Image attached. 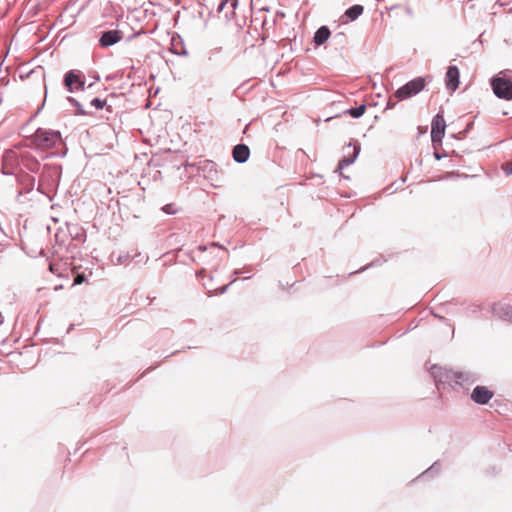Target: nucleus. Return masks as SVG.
Wrapping results in <instances>:
<instances>
[{"label":"nucleus","instance_id":"obj_48","mask_svg":"<svg viewBox=\"0 0 512 512\" xmlns=\"http://www.w3.org/2000/svg\"><path fill=\"white\" fill-rule=\"evenodd\" d=\"M2 173H3V175H13L14 174L13 172L5 171V170H3Z\"/></svg>","mask_w":512,"mask_h":512},{"label":"nucleus","instance_id":"obj_20","mask_svg":"<svg viewBox=\"0 0 512 512\" xmlns=\"http://www.w3.org/2000/svg\"><path fill=\"white\" fill-rule=\"evenodd\" d=\"M441 471V463L439 460L433 462V464L423 471L420 475H418L412 482H416L418 480L430 479L439 475Z\"/></svg>","mask_w":512,"mask_h":512},{"label":"nucleus","instance_id":"obj_51","mask_svg":"<svg viewBox=\"0 0 512 512\" xmlns=\"http://www.w3.org/2000/svg\"><path fill=\"white\" fill-rule=\"evenodd\" d=\"M406 180H407V176H404V177H401V178H400L401 183H405V182H406Z\"/></svg>","mask_w":512,"mask_h":512},{"label":"nucleus","instance_id":"obj_55","mask_svg":"<svg viewBox=\"0 0 512 512\" xmlns=\"http://www.w3.org/2000/svg\"><path fill=\"white\" fill-rule=\"evenodd\" d=\"M66 152H67V150H65V151H64V152H62V153H59L58 155H59L60 157H64V156L66 155Z\"/></svg>","mask_w":512,"mask_h":512},{"label":"nucleus","instance_id":"obj_14","mask_svg":"<svg viewBox=\"0 0 512 512\" xmlns=\"http://www.w3.org/2000/svg\"><path fill=\"white\" fill-rule=\"evenodd\" d=\"M238 3V0H220L216 8V13H223L224 19L229 21L234 16Z\"/></svg>","mask_w":512,"mask_h":512},{"label":"nucleus","instance_id":"obj_30","mask_svg":"<svg viewBox=\"0 0 512 512\" xmlns=\"http://www.w3.org/2000/svg\"><path fill=\"white\" fill-rule=\"evenodd\" d=\"M107 101L98 97L91 100L90 104L97 110H101L106 106Z\"/></svg>","mask_w":512,"mask_h":512},{"label":"nucleus","instance_id":"obj_10","mask_svg":"<svg viewBox=\"0 0 512 512\" xmlns=\"http://www.w3.org/2000/svg\"><path fill=\"white\" fill-rule=\"evenodd\" d=\"M494 397V391L484 385H477L470 394L471 400L478 405H486Z\"/></svg>","mask_w":512,"mask_h":512},{"label":"nucleus","instance_id":"obj_52","mask_svg":"<svg viewBox=\"0 0 512 512\" xmlns=\"http://www.w3.org/2000/svg\"><path fill=\"white\" fill-rule=\"evenodd\" d=\"M4 322V317L2 315V313L0 312V325Z\"/></svg>","mask_w":512,"mask_h":512},{"label":"nucleus","instance_id":"obj_28","mask_svg":"<svg viewBox=\"0 0 512 512\" xmlns=\"http://www.w3.org/2000/svg\"><path fill=\"white\" fill-rule=\"evenodd\" d=\"M456 177L457 178H459V177L468 178L469 175L468 174H460L458 172L451 171V172H446L443 176H441L440 180H451Z\"/></svg>","mask_w":512,"mask_h":512},{"label":"nucleus","instance_id":"obj_50","mask_svg":"<svg viewBox=\"0 0 512 512\" xmlns=\"http://www.w3.org/2000/svg\"><path fill=\"white\" fill-rule=\"evenodd\" d=\"M346 156L347 157H354V148H352V152L348 153Z\"/></svg>","mask_w":512,"mask_h":512},{"label":"nucleus","instance_id":"obj_43","mask_svg":"<svg viewBox=\"0 0 512 512\" xmlns=\"http://www.w3.org/2000/svg\"><path fill=\"white\" fill-rule=\"evenodd\" d=\"M173 53L176 55H187V51L184 48H183V53L178 52V51H173Z\"/></svg>","mask_w":512,"mask_h":512},{"label":"nucleus","instance_id":"obj_4","mask_svg":"<svg viewBox=\"0 0 512 512\" xmlns=\"http://www.w3.org/2000/svg\"><path fill=\"white\" fill-rule=\"evenodd\" d=\"M430 374L434 379L438 390L446 388H454L456 380V371L447 369L438 365H433Z\"/></svg>","mask_w":512,"mask_h":512},{"label":"nucleus","instance_id":"obj_24","mask_svg":"<svg viewBox=\"0 0 512 512\" xmlns=\"http://www.w3.org/2000/svg\"><path fill=\"white\" fill-rule=\"evenodd\" d=\"M69 232L72 238L79 242H84L86 240V231L83 228L78 227L77 225L73 226L72 228H69Z\"/></svg>","mask_w":512,"mask_h":512},{"label":"nucleus","instance_id":"obj_38","mask_svg":"<svg viewBox=\"0 0 512 512\" xmlns=\"http://www.w3.org/2000/svg\"><path fill=\"white\" fill-rule=\"evenodd\" d=\"M241 270H242V273H251L252 267L251 266H245Z\"/></svg>","mask_w":512,"mask_h":512},{"label":"nucleus","instance_id":"obj_61","mask_svg":"<svg viewBox=\"0 0 512 512\" xmlns=\"http://www.w3.org/2000/svg\"><path fill=\"white\" fill-rule=\"evenodd\" d=\"M251 277H252V275L250 274V275H248V276L244 277V278H243V280H248V279H250Z\"/></svg>","mask_w":512,"mask_h":512},{"label":"nucleus","instance_id":"obj_41","mask_svg":"<svg viewBox=\"0 0 512 512\" xmlns=\"http://www.w3.org/2000/svg\"><path fill=\"white\" fill-rule=\"evenodd\" d=\"M139 35H140V32L134 33V34H132L131 36H129V37L127 38V41H131L132 39H134L135 37H137V36H139Z\"/></svg>","mask_w":512,"mask_h":512},{"label":"nucleus","instance_id":"obj_37","mask_svg":"<svg viewBox=\"0 0 512 512\" xmlns=\"http://www.w3.org/2000/svg\"><path fill=\"white\" fill-rule=\"evenodd\" d=\"M397 102L393 101L392 99H389L386 103L385 110L392 109L396 106Z\"/></svg>","mask_w":512,"mask_h":512},{"label":"nucleus","instance_id":"obj_53","mask_svg":"<svg viewBox=\"0 0 512 512\" xmlns=\"http://www.w3.org/2000/svg\"><path fill=\"white\" fill-rule=\"evenodd\" d=\"M212 246H217V247H220V248L224 249V247L221 246L219 243H212Z\"/></svg>","mask_w":512,"mask_h":512},{"label":"nucleus","instance_id":"obj_62","mask_svg":"<svg viewBox=\"0 0 512 512\" xmlns=\"http://www.w3.org/2000/svg\"><path fill=\"white\" fill-rule=\"evenodd\" d=\"M199 250L204 251V250H206V247L205 246H199Z\"/></svg>","mask_w":512,"mask_h":512},{"label":"nucleus","instance_id":"obj_8","mask_svg":"<svg viewBox=\"0 0 512 512\" xmlns=\"http://www.w3.org/2000/svg\"><path fill=\"white\" fill-rule=\"evenodd\" d=\"M446 122L442 112L437 113L431 121V142L434 149L442 146L445 136Z\"/></svg>","mask_w":512,"mask_h":512},{"label":"nucleus","instance_id":"obj_26","mask_svg":"<svg viewBox=\"0 0 512 512\" xmlns=\"http://www.w3.org/2000/svg\"><path fill=\"white\" fill-rule=\"evenodd\" d=\"M347 42V36L343 32H337L332 36V43L336 48H344Z\"/></svg>","mask_w":512,"mask_h":512},{"label":"nucleus","instance_id":"obj_21","mask_svg":"<svg viewBox=\"0 0 512 512\" xmlns=\"http://www.w3.org/2000/svg\"><path fill=\"white\" fill-rule=\"evenodd\" d=\"M364 11V7L360 4H355L350 6L344 13V15L349 19L350 21H355L358 19Z\"/></svg>","mask_w":512,"mask_h":512},{"label":"nucleus","instance_id":"obj_25","mask_svg":"<svg viewBox=\"0 0 512 512\" xmlns=\"http://www.w3.org/2000/svg\"><path fill=\"white\" fill-rule=\"evenodd\" d=\"M386 261H387L386 258H384L383 256H380V257L374 259L373 261H371L369 264L365 265L364 267H361L360 269H358L356 271L350 272L349 275L358 274V273H361L371 267L380 266Z\"/></svg>","mask_w":512,"mask_h":512},{"label":"nucleus","instance_id":"obj_12","mask_svg":"<svg viewBox=\"0 0 512 512\" xmlns=\"http://www.w3.org/2000/svg\"><path fill=\"white\" fill-rule=\"evenodd\" d=\"M17 183L22 187V189L18 192V197L23 195L24 193H30L35 185V177L26 173L23 169L20 172L16 173Z\"/></svg>","mask_w":512,"mask_h":512},{"label":"nucleus","instance_id":"obj_9","mask_svg":"<svg viewBox=\"0 0 512 512\" xmlns=\"http://www.w3.org/2000/svg\"><path fill=\"white\" fill-rule=\"evenodd\" d=\"M123 38V32L118 29H108L99 32L98 43L102 48H109Z\"/></svg>","mask_w":512,"mask_h":512},{"label":"nucleus","instance_id":"obj_13","mask_svg":"<svg viewBox=\"0 0 512 512\" xmlns=\"http://www.w3.org/2000/svg\"><path fill=\"white\" fill-rule=\"evenodd\" d=\"M460 84V70L456 65H449L445 74V86L450 91L458 89Z\"/></svg>","mask_w":512,"mask_h":512},{"label":"nucleus","instance_id":"obj_33","mask_svg":"<svg viewBox=\"0 0 512 512\" xmlns=\"http://www.w3.org/2000/svg\"><path fill=\"white\" fill-rule=\"evenodd\" d=\"M433 156H434V158H435L437 161H440L441 159L448 157V156H449V153H448V152H446V151L439 152V151H438V148H437V149H434Z\"/></svg>","mask_w":512,"mask_h":512},{"label":"nucleus","instance_id":"obj_3","mask_svg":"<svg viewBox=\"0 0 512 512\" xmlns=\"http://www.w3.org/2000/svg\"><path fill=\"white\" fill-rule=\"evenodd\" d=\"M31 139L36 146L44 149L53 148L62 142L60 131L45 128L36 129Z\"/></svg>","mask_w":512,"mask_h":512},{"label":"nucleus","instance_id":"obj_64","mask_svg":"<svg viewBox=\"0 0 512 512\" xmlns=\"http://www.w3.org/2000/svg\"><path fill=\"white\" fill-rule=\"evenodd\" d=\"M93 86V83H90L87 88H91Z\"/></svg>","mask_w":512,"mask_h":512},{"label":"nucleus","instance_id":"obj_11","mask_svg":"<svg viewBox=\"0 0 512 512\" xmlns=\"http://www.w3.org/2000/svg\"><path fill=\"white\" fill-rule=\"evenodd\" d=\"M354 148V157H347L344 155L338 162L337 168L335 172L342 171L345 167L352 165L358 158L361 152V144L359 141L355 139H351V141L344 147V149Z\"/></svg>","mask_w":512,"mask_h":512},{"label":"nucleus","instance_id":"obj_47","mask_svg":"<svg viewBox=\"0 0 512 512\" xmlns=\"http://www.w3.org/2000/svg\"><path fill=\"white\" fill-rule=\"evenodd\" d=\"M449 163H450V164L448 165V167L454 168V167H456V166H457V164H456V163H454V162H453V160H450V162H449Z\"/></svg>","mask_w":512,"mask_h":512},{"label":"nucleus","instance_id":"obj_34","mask_svg":"<svg viewBox=\"0 0 512 512\" xmlns=\"http://www.w3.org/2000/svg\"><path fill=\"white\" fill-rule=\"evenodd\" d=\"M236 282V279H233L229 284L221 286L216 289L215 295H222L227 292L230 285Z\"/></svg>","mask_w":512,"mask_h":512},{"label":"nucleus","instance_id":"obj_44","mask_svg":"<svg viewBox=\"0 0 512 512\" xmlns=\"http://www.w3.org/2000/svg\"><path fill=\"white\" fill-rule=\"evenodd\" d=\"M406 13H407V15H409V16H413V11H412V9H411L410 7H407V8H406Z\"/></svg>","mask_w":512,"mask_h":512},{"label":"nucleus","instance_id":"obj_54","mask_svg":"<svg viewBox=\"0 0 512 512\" xmlns=\"http://www.w3.org/2000/svg\"><path fill=\"white\" fill-rule=\"evenodd\" d=\"M44 106V103L41 105V107L36 111V113L34 114V116H36L37 114H39V111L43 108Z\"/></svg>","mask_w":512,"mask_h":512},{"label":"nucleus","instance_id":"obj_56","mask_svg":"<svg viewBox=\"0 0 512 512\" xmlns=\"http://www.w3.org/2000/svg\"><path fill=\"white\" fill-rule=\"evenodd\" d=\"M93 79H95L96 81H99L100 80V76L97 74L96 76H93Z\"/></svg>","mask_w":512,"mask_h":512},{"label":"nucleus","instance_id":"obj_27","mask_svg":"<svg viewBox=\"0 0 512 512\" xmlns=\"http://www.w3.org/2000/svg\"><path fill=\"white\" fill-rule=\"evenodd\" d=\"M452 305H457V303H454L453 301H446L438 305L436 309L445 314H454Z\"/></svg>","mask_w":512,"mask_h":512},{"label":"nucleus","instance_id":"obj_49","mask_svg":"<svg viewBox=\"0 0 512 512\" xmlns=\"http://www.w3.org/2000/svg\"><path fill=\"white\" fill-rule=\"evenodd\" d=\"M178 353H179V351H178V350H176V351L172 352L170 355H167L165 358H168V357H170V356L176 355V354H178Z\"/></svg>","mask_w":512,"mask_h":512},{"label":"nucleus","instance_id":"obj_15","mask_svg":"<svg viewBox=\"0 0 512 512\" xmlns=\"http://www.w3.org/2000/svg\"><path fill=\"white\" fill-rule=\"evenodd\" d=\"M250 148L244 143L236 144L232 149V158L236 163L244 164L249 160Z\"/></svg>","mask_w":512,"mask_h":512},{"label":"nucleus","instance_id":"obj_1","mask_svg":"<svg viewBox=\"0 0 512 512\" xmlns=\"http://www.w3.org/2000/svg\"><path fill=\"white\" fill-rule=\"evenodd\" d=\"M61 175L62 166L60 164L43 165L39 176L37 191L51 200L50 193H54L58 189Z\"/></svg>","mask_w":512,"mask_h":512},{"label":"nucleus","instance_id":"obj_45","mask_svg":"<svg viewBox=\"0 0 512 512\" xmlns=\"http://www.w3.org/2000/svg\"><path fill=\"white\" fill-rule=\"evenodd\" d=\"M337 173L339 174L340 177L345 178V179H349V176H346V174H344L342 171L337 172Z\"/></svg>","mask_w":512,"mask_h":512},{"label":"nucleus","instance_id":"obj_40","mask_svg":"<svg viewBox=\"0 0 512 512\" xmlns=\"http://www.w3.org/2000/svg\"><path fill=\"white\" fill-rule=\"evenodd\" d=\"M204 273H205V270H204V269H202V270H200V271H197V272H196V276H197L198 278H200V277H204Z\"/></svg>","mask_w":512,"mask_h":512},{"label":"nucleus","instance_id":"obj_17","mask_svg":"<svg viewBox=\"0 0 512 512\" xmlns=\"http://www.w3.org/2000/svg\"><path fill=\"white\" fill-rule=\"evenodd\" d=\"M495 316L501 320L512 322V305L509 303H496L492 307Z\"/></svg>","mask_w":512,"mask_h":512},{"label":"nucleus","instance_id":"obj_2","mask_svg":"<svg viewBox=\"0 0 512 512\" xmlns=\"http://www.w3.org/2000/svg\"><path fill=\"white\" fill-rule=\"evenodd\" d=\"M184 167V168H196L198 174H202L204 178L212 182V185L214 187L220 186V183L223 178V173L221 170L218 169V165L212 161V160H202L199 162H184L181 163L178 168Z\"/></svg>","mask_w":512,"mask_h":512},{"label":"nucleus","instance_id":"obj_19","mask_svg":"<svg viewBox=\"0 0 512 512\" xmlns=\"http://www.w3.org/2000/svg\"><path fill=\"white\" fill-rule=\"evenodd\" d=\"M330 37V28L327 25H322L315 31L313 36V42L315 46L319 47L325 44Z\"/></svg>","mask_w":512,"mask_h":512},{"label":"nucleus","instance_id":"obj_59","mask_svg":"<svg viewBox=\"0 0 512 512\" xmlns=\"http://www.w3.org/2000/svg\"><path fill=\"white\" fill-rule=\"evenodd\" d=\"M277 14H278L279 16H281V17H284V16H285V14H284L283 12H279V11H278V12H277Z\"/></svg>","mask_w":512,"mask_h":512},{"label":"nucleus","instance_id":"obj_16","mask_svg":"<svg viewBox=\"0 0 512 512\" xmlns=\"http://www.w3.org/2000/svg\"><path fill=\"white\" fill-rule=\"evenodd\" d=\"M479 380V376L471 371H456L455 385L460 387L473 385Z\"/></svg>","mask_w":512,"mask_h":512},{"label":"nucleus","instance_id":"obj_23","mask_svg":"<svg viewBox=\"0 0 512 512\" xmlns=\"http://www.w3.org/2000/svg\"><path fill=\"white\" fill-rule=\"evenodd\" d=\"M366 109H367L366 104H360L356 107L348 108L347 110L344 111V114H347L354 119H359L360 117H362L364 115Z\"/></svg>","mask_w":512,"mask_h":512},{"label":"nucleus","instance_id":"obj_42","mask_svg":"<svg viewBox=\"0 0 512 512\" xmlns=\"http://www.w3.org/2000/svg\"><path fill=\"white\" fill-rule=\"evenodd\" d=\"M473 127V122H469L467 125H466V128L464 130H467V133L469 132V130Z\"/></svg>","mask_w":512,"mask_h":512},{"label":"nucleus","instance_id":"obj_32","mask_svg":"<svg viewBox=\"0 0 512 512\" xmlns=\"http://www.w3.org/2000/svg\"><path fill=\"white\" fill-rule=\"evenodd\" d=\"M130 259V255L128 253H121L116 257L117 264H126Z\"/></svg>","mask_w":512,"mask_h":512},{"label":"nucleus","instance_id":"obj_29","mask_svg":"<svg viewBox=\"0 0 512 512\" xmlns=\"http://www.w3.org/2000/svg\"><path fill=\"white\" fill-rule=\"evenodd\" d=\"M430 312H431V315H432L434 318L438 319V320H439L440 322H442L443 324H445V325H447V326H449V327H452V328H453V326H452V324L449 322V320H448L446 317H444L443 315H441L440 313L436 312V310H435L434 308H431Z\"/></svg>","mask_w":512,"mask_h":512},{"label":"nucleus","instance_id":"obj_22","mask_svg":"<svg viewBox=\"0 0 512 512\" xmlns=\"http://www.w3.org/2000/svg\"><path fill=\"white\" fill-rule=\"evenodd\" d=\"M66 100L68 101V103L75 107V112L74 114L76 116H87V115H91L92 113L86 111L83 107H82V104L74 97L72 96H68L66 98Z\"/></svg>","mask_w":512,"mask_h":512},{"label":"nucleus","instance_id":"obj_46","mask_svg":"<svg viewBox=\"0 0 512 512\" xmlns=\"http://www.w3.org/2000/svg\"><path fill=\"white\" fill-rule=\"evenodd\" d=\"M240 274H242V270L241 269H235L233 271V275H240Z\"/></svg>","mask_w":512,"mask_h":512},{"label":"nucleus","instance_id":"obj_57","mask_svg":"<svg viewBox=\"0 0 512 512\" xmlns=\"http://www.w3.org/2000/svg\"><path fill=\"white\" fill-rule=\"evenodd\" d=\"M93 79H95L96 81H99L100 80V76L97 74L96 76H93Z\"/></svg>","mask_w":512,"mask_h":512},{"label":"nucleus","instance_id":"obj_63","mask_svg":"<svg viewBox=\"0 0 512 512\" xmlns=\"http://www.w3.org/2000/svg\"><path fill=\"white\" fill-rule=\"evenodd\" d=\"M452 155H454V156H459V155H458V153H456V151H453V152H452Z\"/></svg>","mask_w":512,"mask_h":512},{"label":"nucleus","instance_id":"obj_5","mask_svg":"<svg viewBox=\"0 0 512 512\" xmlns=\"http://www.w3.org/2000/svg\"><path fill=\"white\" fill-rule=\"evenodd\" d=\"M490 86L497 98L512 101V78H506L499 74L493 75L490 79Z\"/></svg>","mask_w":512,"mask_h":512},{"label":"nucleus","instance_id":"obj_6","mask_svg":"<svg viewBox=\"0 0 512 512\" xmlns=\"http://www.w3.org/2000/svg\"><path fill=\"white\" fill-rule=\"evenodd\" d=\"M425 86V79L423 77H416L399 87L395 92V97L399 100L409 99L419 94Z\"/></svg>","mask_w":512,"mask_h":512},{"label":"nucleus","instance_id":"obj_58","mask_svg":"<svg viewBox=\"0 0 512 512\" xmlns=\"http://www.w3.org/2000/svg\"><path fill=\"white\" fill-rule=\"evenodd\" d=\"M73 327H74V325H73V324H71V325L68 327L67 332H70V331L73 329Z\"/></svg>","mask_w":512,"mask_h":512},{"label":"nucleus","instance_id":"obj_36","mask_svg":"<svg viewBox=\"0 0 512 512\" xmlns=\"http://www.w3.org/2000/svg\"><path fill=\"white\" fill-rule=\"evenodd\" d=\"M452 136H453L454 138H456V139L462 140V139L466 138V136H467V130H462V131H460L458 134H453Z\"/></svg>","mask_w":512,"mask_h":512},{"label":"nucleus","instance_id":"obj_31","mask_svg":"<svg viewBox=\"0 0 512 512\" xmlns=\"http://www.w3.org/2000/svg\"><path fill=\"white\" fill-rule=\"evenodd\" d=\"M161 210L167 214V215H174L177 213V209L175 208L174 204L169 203L164 205Z\"/></svg>","mask_w":512,"mask_h":512},{"label":"nucleus","instance_id":"obj_60","mask_svg":"<svg viewBox=\"0 0 512 512\" xmlns=\"http://www.w3.org/2000/svg\"><path fill=\"white\" fill-rule=\"evenodd\" d=\"M49 267H50V270H51L52 272H54L55 267H53V265H52V264H50V265H49Z\"/></svg>","mask_w":512,"mask_h":512},{"label":"nucleus","instance_id":"obj_39","mask_svg":"<svg viewBox=\"0 0 512 512\" xmlns=\"http://www.w3.org/2000/svg\"><path fill=\"white\" fill-rule=\"evenodd\" d=\"M490 472L494 475H497L499 473V469L496 466H492L490 468Z\"/></svg>","mask_w":512,"mask_h":512},{"label":"nucleus","instance_id":"obj_35","mask_svg":"<svg viewBox=\"0 0 512 512\" xmlns=\"http://www.w3.org/2000/svg\"><path fill=\"white\" fill-rule=\"evenodd\" d=\"M502 170L505 173V175H507V176L512 175V161L510 163L503 165Z\"/></svg>","mask_w":512,"mask_h":512},{"label":"nucleus","instance_id":"obj_18","mask_svg":"<svg viewBox=\"0 0 512 512\" xmlns=\"http://www.w3.org/2000/svg\"><path fill=\"white\" fill-rule=\"evenodd\" d=\"M21 166L23 170L25 169L33 174L41 172L42 169L40 162L30 155L22 156Z\"/></svg>","mask_w":512,"mask_h":512},{"label":"nucleus","instance_id":"obj_7","mask_svg":"<svg viewBox=\"0 0 512 512\" xmlns=\"http://www.w3.org/2000/svg\"><path fill=\"white\" fill-rule=\"evenodd\" d=\"M85 75L81 70L71 69L63 76V85L69 93L76 90L85 91Z\"/></svg>","mask_w":512,"mask_h":512}]
</instances>
